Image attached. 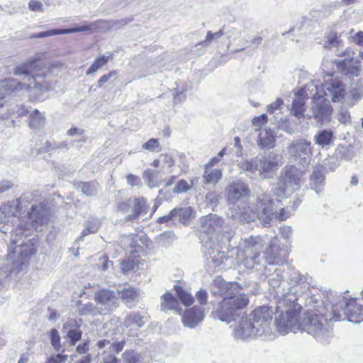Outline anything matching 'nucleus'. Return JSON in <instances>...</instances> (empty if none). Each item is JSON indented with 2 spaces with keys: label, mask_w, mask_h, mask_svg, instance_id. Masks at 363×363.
Masks as SVG:
<instances>
[{
  "label": "nucleus",
  "mask_w": 363,
  "mask_h": 363,
  "mask_svg": "<svg viewBox=\"0 0 363 363\" xmlns=\"http://www.w3.org/2000/svg\"><path fill=\"white\" fill-rule=\"evenodd\" d=\"M82 335V332L77 328L74 330L67 331L65 337H67L70 340V344L72 345H75L76 343L81 339Z\"/></svg>",
  "instance_id": "obj_44"
},
{
  "label": "nucleus",
  "mask_w": 363,
  "mask_h": 363,
  "mask_svg": "<svg viewBox=\"0 0 363 363\" xmlns=\"http://www.w3.org/2000/svg\"><path fill=\"white\" fill-rule=\"evenodd\" d=\"M143 178L146 184L150 189L157 188L162 184V179L159 177L158 172L151 169H145L143 173Z\"/></svg>",
  "instance_id": "obj_29"
},
{
  "label": "nucleus",
  "mask_w": 363,
  "mask_h": 363,
  "mask_svg": "<svg viewBox=\"0 0 363 363\" xmlns=\"http://www.w3.org/2000/svg\"><path fill=\"white\" fill-rule=\"evenodd\" d=\"M127 184L131 186H141L142 181L140 178L135 174H128L126 176Z\"/></svg>",
  "instance_id": "obj_51"
},
{
  "label": "nucleus",
  "mask_w": 363,
  "mask_h": 363,
  "mask_svg": "<svg viewBox=\"0 0 363 363\" xmlns=\"http://www.w3.org/2000/svg\"><path fill=\"white\" fill-rule=\"evenodd\" d=\"M204 184H217L222 178V171L219 169H213L205 167V171L202 176Z\"/></svg>",
  "instance_id": "obj_30"
},
{
  "label": "nucleus",
  "mask_w": 363,
  "mask_h": 363,
  "mask_svg": "<svg viewBox=\"0 0 363 363\" xmlns=\"http://www.w3.org/2000/svg\"><path fill=\"white\" fill-rule=\"evenodd\" d=\"M203 317L204 312L201 308L193 307L184 312L182 316V322L185 326L193 328L203 320Z\"/></svg>",
  "instance_id": "obj_23"
},
{
  "label": "nucleus",
  "mask_w": 363,
  "mask_h": 363,
  "mask_svg": "<svg viewBox=\"0 0 363 363\" xmlns=\"http://www.w3.org/2000/svg\"><path fill=\"white\" fill-rule=\"evenodd\" d=\"M283 104V100L280 98L277 99L274 102L267 106V111L269 113H274L276 110L280 108Z\"/></svg>",
  "instance_id": "obj_56"
},
{
  "label": "nucleus",
  "mask_w": 363,
  "mask_h": 363,
  "mask_svg": "<svg viewBox=\"0 0 363 363\" xmlns=\"http://www.w3.org/2000/svg\"><path fill=\"white\" fill-rule=\"evenodd\" d=\"M117 208L123 213H129L125 218L126 220H133L147 214L148 206L143 197H130L125 201L119 202Z\"/></svg>",
  "instance_id": "obj_12"
},
{
  "label": "nucleus",
  "mask_w": 363,
  "mask_h": 363,
  "mask_svg": "<svg viewBox=\"0 0 363 363\" xmlns=\"http://www.w3.org/2000/svg\"><path fill=\"white\" fill-rule=\"evenodd\" d=\"M45 116L37 109L31 111L28 116V126L33 130H39L45 125Z\"/></svg>",
  "instance_id": "obj_32"
},
{
  "label": "nucleus",
  "mask_w": 363,
  "mask_h": 363,
  "mask_svg": "<svg viewBox=\"0 0 363 363\" xmlns=\"http://www.w3.org/2000/svg\"><path fill=\"white\" fill-rule=\"evenodd\" d=\"M174 288L180 301L184 306H188L193 303L194 298L189 291L178 285H174Z\"/></svg>",
  "instance_id": "obj_36"
},
{
  "label": "nucleus",
  "mask_w": 363,
  "mask_h": 363,
  "mask_svg": "<svg viewBox=\"0 0 363 363\" xmlns=\"http://www.w3.org/2000/svg\"><path fill=\"white\" fill-rule=\"evenodd\" d=\"M211 292L223 296L216 312V317L222 322L230 323L235 321L249 304L247 295L241 292L239 284L235 282H226L218 277L212 284Z\"/></svg>",
  "instance_id": "obj_3"
},
{
  "label": "nucleus",
  "mask_w": 363,
  "mask_h": 363,
  "mask_svg": "<svg viewBox=\"0 0 363 363\" xmlns=\"http://www.w3.org/2000/svg\"><path fill=\"white\" fill-rule=\"evenodd\" d=\"M144 318L145 316L139 311H132L126 315L123 324L129 330L131 335H135L140 328L144 325Z\"/></svg>",
  "instance_id": "obj_22"
},
{
  "label": "nucleus",
  "mask_w": 363,
  "mask_h": 363,
  "mask_svg": "<svg viewBox=\"0 0 363 363\" xmlns=\"http://www.w3.org/2000/svg\"><path fill=\"white\" fill-rule=\"evenodd\" d=\"M172 216H174L181 223H186L191 218L192 209L190 207L174 208L171 211Z\"/></svg>",
  "instance_id": "obj_33"
},
{
  "label": "nucleus",
  "mask_w": 363,
  "mask_h": 363,
  "mask_svg": "<svg viewBox=\"0 0 363 363\" xmlns=\"http://www.w3.org/2000/svg\"><path fill=\"white\" fill-rule=\"evenodd\" d=\"M324 180L323 170L320 168L314 169L311 176L310 185L311 189L315 191L317 194H320L324 184Z\"/></svg>",
  "instance_id": "obj_31"
},
{
  "label": "nucleus",
  "mask_w": 363,
  "mask_h": 363,
  "mask_svg": "<svg viewBox=\"0 0 363 363\" xmlns=\"http://www.w3.org/2000/svg\"><path fill=\"white\" fill-rule=\"evenodd\" d=\"M206 201L211 205H216L218 203V196L215 192H208L206 195Z\"/></svg>",
  "instance_id": "obj_61"
},
{
  "label": "nucleus",
  "mask_w": 363,
  "mask_h": 363,
  "mask_svg": "<svg viewBox=\"0 0 363 363\" xmlns=\"http://www.w3.org/2000/svg\"><path fill=\"white\" fill-rule=\"evenodd\" d=\"M277 304L278 305V302ZM277 308L281 310L280 313L275 318L274 323L277 330L281 335H286L289 332L299 331L301 328L298 319L300 306L296 303V301L293 303L286 301L281 308L277 306Z\"/></svg>",
  "instance_id": "obj_11"
},
{
  "label": "nucleus",
  "mask_w": 363,
  "mask_h": 363,
  "mask_svg": "<svg viewBox=\"0 0 363 363\" xmlns=\"http://www.w3.org/2000/svg\"><path fill=\"white\" fill-rule=\"evenodd\" d=\"M117 357L108 352H103L99 356V363H118Z\"/></svg>",
  "instance_id": "obj_46"
},
{
  "label": "nucleus",
  "mask_w": 363,
  "mask_h": 363,
  "mask_svg": "<svg viewBox=\"0 0 363 363\" xmlns=\"http://www.w3.org/2000/svg\"><path fill=\"white\" fill-rule=\"evenodd\" d=\"M100 224L97 219L93 218L89 220L87 222L86 227L90 228L93 233H96L99 228Z\"/></svg>",
  "instance_id": "obj_59"
},
{
  "label": "nucleus",
  "mask_w": 363,
  "mask_h": 363,
  "mask_svg": "<svg viewBox=\"0 0 363 363\" xmlns=\"http://www.w3.org/2000/svg\"><path fill=\"white\" fill-rule=\"evenodd\" d=\"M28 8L30 11L35 12H43L44 11L43 4L36 0H31L28 4Z\"/></svg>",
  "instance_id": "obj_54"
},
{
  "label": "nucleus",
  "mask_w": 363,
  "mask_h": 363,
  "mask_svg": "<svg viewBox=\"0 0 363 363\" xmlns=\"http://www.w3.org/2000/svg\"><path fill=\"white\" fill-rule=\"evenodd\" d=\"M13 186V184L12 182L9 180H2L0 182V194L10 190Z\"/></svg>",
  "instance_id": "obj_60"
},
{
  "label": "nucleus",
  "mask_w": 363,
  "mask_h": 363,
  "mask_svg": "<svg viewBox=\"0 0 363 363\" xmlns=\"http://www.w3.org/2000/svg\"><path fill=\"white\" fill-rule=\"evenodd\" d=\"M337 307L330 312L324 314H316L313 313H306L304 316L300 320L299 331H306L311 335L320 338L325 335L330 330L329 321H339L341 319V315L337 311Z\"/></svg>",
  "instance_id": "obj_8"
},
{
  "label": "nucleus",
  "mask_w": 363,
  "mask_h": 363,
  "mask_svg": "<svg viewBox=\"0 0 363 363\" xmlns=\"http://www.w3.org/2000/svg\"><path fill=\"white\" fill-rule=\"evenodd\" d=\"M49 211L45 206H32L29 212V218L36 223L43 224L48 219Z\"/></svg>",
  "instance_id": "obj_26"
},
{
  "label": "nucleus",
  "mask_w": 363,
  "mask_h": 363,
  "mask_svg": "<svg viewBox=\"0 0 363 363\" xmlns=\"http://www.w3.org/2000/svg\"><path fill=\"white\" fill-rule=\"evenodd\" d=\"M268 118L266 114H262L259 116H256L252 119V125L255 128L252 133L261 130L262 125L267 123Z\"/></svg>",
  "instance_id": "obj_42"
},
{
  "label": "nucleus",
  "mask_w": 363,
  "mask_h": 363,
  "mask_svg": "<svg viewBox=\"0 0 363 363\" xmlns=\"http://www.w3.org/2000/svg\"><path fill=\"white\" fill-rule=\"evenodd\" d=\"M67 358V354H54L48 358L46 363H65Z\"/></svg>",
  "instance_id": "obj_50"
},
{
  "label": "nucleus",
  "mask_w": 363,
  "mask_h": 363,
  "mask_svg": "<svg viewBox=\"0 0 363 363\" xmlns=\"http://www.w3.org/2000/svg\"><path fill=\"white\" fill-rule=\"evenodd\" d=\"M95 301L108 313L118 306V298L112 290H101L95 294Z\"/></svg>",
  "instance_id": "obj_20"
},
{
  "label": "nucleus",
  "mask_w": 363,
  "mask_h": 363,
  "mask_svg": "<svg viewBox=\"0 0 363 363\" xmlns=\"http://www.w3.org/2000/svg\"><path fill=\"white\" fill-rule=\"evenodd\" d=\"M256 138L257 146L263 149H271L275 145V134L271 128H264L252 133Z\"/></svg>",
  "instance_id": "obj_21"
},
{
  "label": "nucleus",
  "mask_w": 363,
  "mask_h": 363,
  "mask_svg": "<svg viewBox=\"0 0 363 363\" xmlns=\"http://www.w3.org/2000/svg\"><path fill=\"white\" fill-rule=\"evenodd\" d=\"M116 74V71H111L108 74L103 75L98 81V87H101L106 83L112 77Z\"/></svg>",
  "instance_id": "obj_58"
},
{
  "label": "nucleus",
  "mask_w": 363,
  "mask_h": 363,
  "mask_svg": "<svg viewBox=\"0 0 363 363\" xmlns=\"http://www.w3.org/2000/svg\"><path fill=\"white\" fill-rule=\"evenodd\" d=\"M342 42L337 36V33L330 32L324 38L323 47L326 49L337 48Z\"/></svg>",
  "instance_id": "obj_35"
},
{
  "label": "nucleus",
  "mask_w": 363,
  "mask_h": 363,
  "mask_svg": "<svg viewBox=\"0 0 363 363\" xmlns=\"http://www.w3.org/2000/svg\"><path fill=\"white\" fill-rule=\"evenodd\" d=\"M125 342L124 341H120L116 342L111 343V345L109 346V348L112 349L113 350L116 351L117 353L122 351V350L124 347Z\"/></svg>",
  "instance_id": "obj_64"
},
{
  "label": "nucleus",
  "mask_w": 363,
  "mask_h": 363,
  "mask_svg": "<svg viewBox=\"0 0 363 363\" xmlns=\"http://www.w3.org/2000/svg\"><path fill=\"white\" fill-rule=\"evenodd\" d=\"M118 294H121L122 300L129 308L133 306V302L138 297V291L129 285H125L123 288L118 289Z\"/></svg>",
  "instance_id": "obj_27"
},
{
  "label": "nucleus",
  "mask_w": 363,
  "mask_h": 363,
  "mask_svg": "<svg viewBox=\"0 0 363 363\" xmlns=\"http://www.w3.org/2000/svg\"><path fill=\"white\" fill-rule=\"evenodd\" d=\"M21 247V251L20 252V253H23L24 251L26 252V257L30 256L35 253L34 248L29 247L27 244L20 245L18 246H17L16 245V247Z\"/></svg>",
  "instance_id": "obj_62"
},
{
  "label": "nucleus",
  "mask_w": 363,
  "mask_h": 363,
  "mask_svg": "<svg viewBox=\"0 0 363 363\" xmlns=\"http://www.w3.org/2000/svg\"><path fill=\"white\" fill-rule=\"evenodd\" d=\"M282 164V157L279 155L270 153L267 157L244 161L240 163V168L250 172L255 177L259 179L270 178L274 171Z\"/></svg>",
  "instance_id": "obj_10"
},
{
  "label": "nucleus",
  "mask_w": 363,
  "mask_h": 363,
  "mask_svg": "<svg viewBox=\"0 0 363 363\" xmlns=\"http://www.w3.org/2000/svg\"><path fill=\"white\" fill-rule=\"evenodd\" d=\"M161 299V308L162 311H167L177 309L178 301L170 293H165Z\"/></svg>",
  "instance_id": "obj_34"
},
{
  "label": "nucleus",
  "mask_w": 363,
  "mask_h": 363,
  "mask_svg": "<svg viewBox=\"0 0 363 363\" xmlns=\"http://www.w3.org/2000/svg\"><path fill=\"white\" fill-rule=\"evenodd\" d=\"M138 357L133 350L125 351L123 354V361L124 363H138Z\"/></svg>",
  "instance_id": "obj_48"
},
{
  "label": "nucleus",
  "mask_w": 363,
  "mask_h": 363,
  "mask_svg": "<svg viewBox=\"0 0 363 363\" xmlns=\"http://www.w3.org/2000/svg\"><path fill=\"white\" fill-rule=\"evenodd\" d=\"M264 274L268 277V283L274 290V296L278 300V307L281 308L286 301L291 303L298 301V296L303 292L300 290L305 283L304 277L298 272L291 269L290 266H279L272 274H267V271H271L264 267Z\"/></svg>",
  "instance_id": "obj_4"
},
{
  "label": "nucleus",
  "mask_w": 363,
  "mask_h": 363,
  "mask_svg": "<svg viewBox=\"0 0 363 363\" xmlns=\"http://www.w3.org/2000/svg\"><path fill=\"white\" fill-rule=\"evenodd\" d=\"M223 35H224V33H223V29H220V30H218L216 33H212L211 31H208L204 40L201 41L200 43H199L198 45H208L211 41L218 40Z\"/></svg>",
  "instance_id": "obj_41"
},
{
  "label": "nucleus",
  "mask_w": 363,
  "mask_h": 363,
  "mask_svg": "<svg viewBox=\"0 0 363 363\" xmlns=\"http://www.w3.org/2000/svg\"><path fill=\"white\" fill-rule=\"evenodd\" d=\"M124 242L130 244V255L133 258L140 257L144 253L143 239L138 235L127 236L124 238Z\"/></svg>",
  "instance_id": "obj_25"
},
{
  "label": "nucleus",
  "mask_w": 363,
  "mask_h": 363,
  "mask_svg": "<svg viewBox=\"0 0 363 363\" xmlns=\"http://www.w3.org/2000/svg\"><path fill=\"white\" fill-rule=\"evenodd\" d=\"M342 55L346 57L337 62L338 67L345 74L358 76L360 71L359 65L358 60L354 57V53L347 50L343 52Z\"/></svg>",
  "instance_id": "obj_19"
},
{
  "label": "nucleus",
  "mask_w": 363,
  "mask_h": 363,
  "mask_svg": "<svg viewBox=\"0 0 363 363\" xmlns=\"http://www.w3.org/2000/svg\"><path fill=\"white\" fill-rule=\"evenodd\" d=\"M338 120L342 123H347L350 122L351 117L347 110L341 108L338 113Z\"/></svg>",
  "instance_id": "obj_53"
},
{
  "label": "nucleus",
  "mask_w": 363,
  "mask_h": 363,
  "mask_svg": "<svg viewBox=\"0 0 363 363\" xmlns=\"http://www.w3.org/2000/svg\"><path fill=\"white\" fill-rule=\"evenodd\" d=\"M274 200L266 194H262L257 199L255 204L243 208L237 212L233 217L240 222L250 223L258 218L264 225L269 224L274 218L284 220L289 216L288 212L284 208H281L280 211L274 206Z\"/></svg>",
  "instance_id": "obj_6"
},
{
  "label": "nucleus",
  "mask_w": 363,
  "mask_h": 363,
  "mask_svg": "<svg viewBox=\"0 0 363 363\" xmlns=\"http://www.w3.org/2000/svg\"><path fill=\"white\" fill-rule=\"evenodd\" d=\"M30 91V84H26L25 81L20 82L14 78H5L0 81V102L4 105V99L9 95H16L21 91Z\"/></svg>",
  "instance_id": "obj_16"
},
{
  "label": "nucleus",
  "mask_w": 363,
  "mask_h": 363,
  "mask_svg": "<svg viewBox=\"0 0 363 363\" xmlns=\"http://www.w3.org/2000/svg\"><path fill=\"white\" fill-rule=\"evenodd\" d=\"M77 328H79V325L77 324V320L74 318H69L64 323L62 328V332L63 333H67V331L74 330Z\"/></svg>",
  "instance_id": "obj_49"
},
{
  "label": "nucleus",
  "mask_w": 363,
  "mask_h": 363,
  "mask_svg": "<svg viewBox=\"0 0 363 363\" xmlns=\"http://www.w3.org/2000/svg\"><path fill=\"white\" fill-rule=\"evenodd\" d=\"M227 201L235 203L239 201H244L250 195L248 186L241 181L230 183L225 189Z\"/></svg>",
  "instance_id": "obj_17"
},
{
  "label": "nucleus",
  "mask_w": 363,
  "mask_h": 363,
  "mask_svg": "<svg viewBox=\"0 0 363 363\" xmlns=\"http://www.w3.org/2000/svg\"><path fill=\"white\" fill-rule=\"evenodd\" d=\"M79 187L85 195L94 196L97 193L98 184L94 181L82 182Z\"/></svg>",
  "instance_id": "obj_38"
},
{
  "label": "nucleus",
  "mask_w": 363,
  "mask_h": 363,
  "mask_svg": "<svg viewBox=\"0 0 363 363\" xmlns=\"http://www.w3.org/2000/svg\"><path fill=\"white\" fill-rule=\"evenodd\" d=\"M201 225V239L205 240L206 235L207 239H212L216 238L217 233L221 232L224 220L223 219L216 214L210 213L206 216H203L200 219Z\"/></svg>",
  "instance_id": "obj_15"
},
{
  "label": "nucleus",
  "mask_w": 363,
  "mask_h": 363,
  "mask_svg": "<svg viewBox=\"0 0 363 363\" xmlns=\"http://www.w3.org/2000/svg\"><path fill=\"white\" fill-rule=\"evenodd\" d=\"M265 241L257 236H250L242 240L240 247L242 250V264L248 269L260 270L265 264L271 266L282 263L287 252L280 247L279 240L273 239L269 246L264 250Z\"/></svg>",
  "instance_id": "obj_2"
},
{
  "label": "nucleus",
  "mask_w": 363,
  "mask_h": 363,
  "mask_svg": "<svg viewBox=\"0 0 363 363\" xmlns=\"http://www.w3.org/2000/svg\"><path fill=\"white\" fill-rule=\"evenodd\" d=\"M202 242V252L206 257V264L211 269H215L223 263L224 252L220 250L218 243L214 240L207 239Z\"/></svg>",
  "instance_id": "obj_13"
},
{
  "label": "nucleus",
  "mask_w": 363,
  "mask_h": 363,
  "mask_svg": "<svg viewBox=\"0 0 363 363\" xmlns=\"http://www.w3.org/2000/svg\"><path fill=\"white\" fill-rule=\"evenodd\" d=\"M32 199V194L30 193L23 194L20 198L9 201L0 206V223H7L10 218L16 217L20 212L23 201L29 203Z\"/></svg>",
  "instance_id": "obj_14"
},
{
  "label": "nucleus",
  "mask_w": 363,
  "mask_h": 363,
  "mask_svg": "<svg viewBox=\"0 0 363 363\" xmlns=\"http://www.w3.org/2000/svg\"><path fill=\"white\" fill-rule=\"evenodd\" d=\"M94 26L93 23L91 24H85L80 26H77L72 28H66V29H52L47 31L40 32L34 35L32 38H42L48 36H52L55 35H60V34H67V33H73L77 32L86 31L91 28Z\"/></svg>",
  "instance_id": "obj_24"
},
{
  "label": "nucleus",
  "mask_w": 363,
  "mask_h": 363,
  "mask_svg": "<svg viewBox=\"0 0 363 363\" xmlns=\"http://www.w3.org/2000/svg\"><path fill=\"white\" fill-rule=\"evenodd\" d=\"M192 186H194V180H191L189 184L187 181L181 179L177 183L172 191L174 194L184 193L190 190Z\"/></svg>",
  "instance_id": "obj_40"
},
{
  "label": "nucleus",
  "mask_w": 363,
  "mask_h": 363,
  "mask_svg": "<svg viewBox=\"0 0 363 363\" xmlns=\"http://www.w3.org/2000/svg\"><path fill=\"white\" fill-rule=\"evenodd\" d=\"M272 314V311L267 306L255 308L249 316L242 317L238 326L234 330L235 337L245 340L250 337L270 335Z\"/></svg>",
  "instance_id": "obj_7"
},
{
  "label": "nucleus",
  "mask_w": 363,
  "mask_h": 363,
  "mask_svg": "<svg viewBox=\"0 0 363 363\" xmlns=\"http://www.w3.org/2000/svg\"><path fill=\"white\" fill-rule=\"evenodd\" d=\"M89 350V342H84L82 344H79L76 347V351L80 354H85Z\"/></svg>",
  "instance_id": "obj_63"
},
{
  "label": "nucleus",
  "mask_w": 363,
  "mask_h": 363,
  "mask_svg": "<svg viewBox=\"0 0 363 363\" xmlns=\"http://www.w3.org/2000/svg\"><path fill=\"white\" fill-rule=\"evenodd\" d=\"M30 112L28 108L23 105H16L12 110L13 114L18 116H25Z\"/></svg>",
  "instance_id": "obj_52"
},
{
  "label": "nucleus",
  "mask_w": 363,
  "mask_h": 363,
  "mask_svg": "<svg viewBox=\"0 0 363 363\" xmlns=\"http://www.w3.org/2000/svg\"><path fill=\"white\" fill-rule=\"evenodd\" d=\"M79 313L80 315L96 314L97 313L96 308L91 303L79 304L78 307Z\"/></svg>",
  "instance_id": "obj_43"
},
{
  "label": "nucleus",
  "mask_w": 363,
  "mask_h": 363,
  "mask_svg": "<svg viewBox=\"0 0 363 363\" xmlns=\"http://www.w3.org/2000/svg\"><path fill=\"white\" fill-rule=\"evenodd\" d=\"M302 172L294 165L286 166L280 173L279 179L274 191L276 199H273L274 206L280 211L281 207V199L292 194L300 188V181Z\"/></svg>",
  "instance_id": "obj_9"
},
{
  "label": "nucleus",
  "mask_w": 363,
  "mask_h": 363,
  "mask_svg": "<svg viewBox=\"0 0 363 363\" xmlns=\"http://www.w3.org/2000/svg\"><path fill=\"white\" fill-rule=\"evenodd\" d=\"M50 344L57 352H64L61 345V338L57 329L52 328L49 332Z\"/></svg>",
  "instance_id": "obj_37"
},
{
  "label": "nucleus",
  "mask_w": 363,
  "mask_h": 363,
  "mask_svg": "<svg viewBox=\"0 0 363 363\" xmlns=\"http://www.w3.org/2000/svg\"><path fill=\"white\" fill-rule=\"evenodd\" d=\"M143 149L150 152L160 151V144L157 139L152 138L143 145Z\"/></svg>",
  "instance_id": "obj_45"
},
{
  "label": "nucleus",
  "mask_w": 363,
  "mask_h": 363,
  "mask_svg": "<svg viewBox=\"0 0 363 363\" xmlns=\"http://www.w3.org/2000/svg\"><path fill=\"white\" fill-rule=\"evenodd\" d=\"M134 259L130 255L129 256L128 259H124L121 263V269L123 273H126L130 272V270L134 269L135 262Z\"/></svg>",
  "instance_id": "obj_47"
},
{
  "label": "nucleus",
  "mask_w": 363,
  "mask_h": 363,
  "mask_svg": "<svg viewBox=\"0 0 363 363\" xmlns=\"http://www.w3.org/2000/svg\"><path fill=\"white\" fill-rule=\"evenodd\" d=\"M345 94V86L337 79L330 78L325 81L321 89L311 82L294 94L291 113L298 118H314L320 124L329 123L333 109L328 99L333 102H340Z\"/></svg>",
  "instance_id": "obj_1"
},
{
  "label": "nucleus",
  "mask_w": 363,
  "mask_h": 363,
  "mask_svg": "<svg viewBox=\"0 0 363 363\" xmlns=\"http://www.w3.org/2000/svg\"><path fill=\"white\" fill-rule=\"evenodd\" d=\"M184 91H185L184 89H182V90H178L177 89H174L173 96H174V103H180L185 99L186 95L184 94Z\"/></svg>",
  "instance_id": "obj_55"
},
{
  "label": "nucleus",
  "mask_w": 363,
  "mask_h": 363,
  "mask_svg": "<svg viewBox=\"0 0 363 363\" xmlns=\"http://www.w3.org/2000/svg\"><path fill=\"white\" fill-rule=\"evenodd\" d=\"M109 57L102 55L96 59L94 63L89 67L86 71V75L94 74L97 70L104 67L108 62Z\"/></svg>",
  "instance_id": "obj_39"
},
{
  "label": "nucleus",
  "mask_w": 363,
  "mask_h": 363,
  "mask_svg": "<svg viewBox=\"0 0 363 363\" xmlns=\"http://www.w3.org/2000/svg\"><path fill=\"white\" fill-rule=\"evenodd\" d=\"M287 151L291 157L304 160L313 154L311 143L304 138L292 141L288 146Z\"/></svg>",
  "instance_id": "obj_18"
},
{
  "label": "nucleus",
  "mask_w": 363,
  "mask_h": 363,
  "mask_svg": "<svg viewBox=\"0 0 363 363\" xmlns=\"http://www.w3.org/2000/svg\"><path fill=\"white\" fill-rule=\"evenodd\" d=\"M196 297L198 300V301L201 304V305H205L207 303V298H208V294L206 292V291L205 290H203V289H201L199 290L196 294Z\"/></svg>",
  "instance_id": "obj_57"
},
{
  "label": "nucleus",
  "mask_w": 363,
  "mask_h": 363,
  "mask_svg": "<svg viewBox=\"0 0 363 363\" xmlns=\"http://www.w3.org/2000/svg\"><path fill=\"white\" fill-rule=\"evenodd\" d=\"M334 133L331 130H319L314 136V143L321 147L330 145L334 140Z\"/></svg>",
  "instance_id": "obj_28"
},
{
  "label": "nucleus",
  "mask_w": 363,
  "mask_h": 363,
  "mask_svg": "<svg viewBox=\"0 0 363 363\" xmlns=\"http://www.w3.org/2000/svg\"><path fill=\"white\" fill-rule=\"evenodd\" d=\"M61 64H52L46 67L39 57L30 58L27 61L16 65L13 70L16 76H25L21 82L30 84V91L46 92L54 89L53 82L45 79L55 75V70L60 69Z\"/></svg>",
  "instance_id": "obj_5"
}]
</instances>
